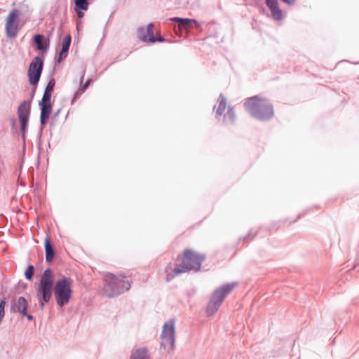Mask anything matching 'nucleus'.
Wrapping results in <instances>:
<instances>
[{
    "mask_svg": "<svg viewBox=\"0 0 359 359\" xmlns=\"http://www.w3.org/2000/svg\"><path fill=\"white\" fill-rule=\"evenodd\" d=\"M73 280L70 278L63 277L58 280L54 287L55 297L60 307L67 304L72 297Z\"/></svg>",
    "mask_w": 359,
    "mask_h": 359,
    "instance_id": "39448f33",
    "label": "nucleus"
},
{
    "mask_svg": "<svg viewBox=\"0 0 359 359\" xmlns=\"http://www.w3.org/2000/svg\"><path fill=\"white\" fill-rule=\"evenodd\" d=\"M52 93L44 91L42 100L40 102V104H51L50 98H51Z\"/></svg>",
    "mask_w": 359,
    "mask_h": 359,
    "instance_id": "4be33fe9",
    "label": "nucleus"
},
{
    "mask_svg": "<svg viewBox=\"0 0 359 359\" xmlns=\"http://www.w3.org/2000/svg\"><path fill=\"white\" fill-rule=\"evenodd\" d=\"M21 13L18 9H13L6 19V33L8 37H15L21 28L20 17Z\"/></svg>",
    "mask_w": 359,
    "mask_h": 359,
    "instance_id": "6e6552de",
    "label": "nucleus"
},
{
    "mask_svg": "<svg viewBox=\"0 0 359 359\" xmlns=\"http://www.w3.org/2000/svg\"><path fill=\"white\" fill-rule=\"evenodd\" d=\"M147 34H140V39L144 42L154 43L156 41V37L154 36L153 24L148 25L147 27Z\"/></svg>",
    "mask_w": 359,
    "mask_h": 359,
    "instance_id": "2eb2a0df",
    "label": "nucleus"
},
{
    "mask_svg": "<svg viewBox=\"0 0 359 359\" xmlns=\"http://www.w3.org/2000/svg\"><path fill=\"white\" fill-rule=\"evenodd\" d=\"M174 20L179 22L178 27L180 30L187 29L191 22V20L186 18H175Z\"/></svg>",
    "mask_w": 359,
    "mask_h": 359,
    "instance_id": "6ab92c4d",
    "label": "nucleus"
},
{
    "mask_svg": "<svg viewBox=\"0 0 359 359\" xmlns=\"http://www.w3.org/2000/svg\"><path fill=\"white\" fill-rule=\"evenodd\" d=\"M75 6L78 8L86 11L88 8V2L87 0H75Z\"/></svg>",
    "mask_w": 359,
    "mask_h": 359,
    "instance_id": "412c9836",
    "label": "nucleus"
},
{
    "mask_svg": "<svg viewBox=\"0 0 359 359\" xmlns=\"http://www.w3.org/2000/svg\"><path fill=\"white\" fill-rule=\"evenodd\" d=\"M72 38L70 35H67L62 41V50L63 52H68L70 44H71Z\"/></svg>",
    "mask_w": 359,
    "mask_h": 359,
    "instance_id": "aec40b11",
    "label": "nucleus"
},
{
    "mask_svg": "<svg viewBox=\"0 0 359 359\" xmlns=\"http://www.w3.org/2000/svg\"><path fill=\"white\" fill-rule=\"evenodd\" d=\"M41 106V123L42 126L46 124L47 121L52 111L51 104H39Z\"/></svg>",
    "mask_w": 359,
    "mask_h": 359,
    "instance_id": "4468645a",
    "label": "nucleus"
},
{
    "mask_svg": "<svg viewBox=\"0 0 359 359\" xmlns=\"http://www.w3.org/2000/svg\"><path fill=\"white\" fill-rule=\"evenodd\" d=\"M175 332V323L173 320L166 322L163 325L161 334V346L168 352H170L174 348Z\"/></svg>",
    "mask_w": 359,
    "mask_h": 359,
    "instance_id": "0eeeda50",
    "label": "nucleus"
},
{
    "mask_svg": "<svg viewBox=\"0 0 359 359\" xmlns=\"http://www.w3.org/2000/svg\"><path fill=\"white\" fill-rule=\"evenodd\" d=\"M6 306V302L4 300H1L0 302V322L4 316V309Z\"/></svg>",
    "mask_w": 359,
    "mask_h": 359,
    "instance_id": "a878e982",
    "label": "nucleus"
},
{
    "mask_svg": "<svg viewBox=\"0 0 359 359\" xmlns=\"http://www.w3.org/2000/svg\"><path fill=\"white\" fill-rule=\"evenodd\" d=\"M25 316L27 317V318H28L29 320H32V319H33V317H32V316H31V315H28V314H27V313H26V315H25Z\"/></svg>",
    "mask_w": 359,
    "mask_h": 359,
    "instance_id": "7c9ffc66",
    "label": "nucleus"
},
{
    "mask_svg": "<svg viewBox=\"0 0 359 359\" xmlns=\"http://www.w3.org/2000/svg\"><path fill=\"white\" fill-rule=\"evenodd\" d=\"M76 13L79 18H82L84 15V13L82 11H77Z\"/></svg>",
    "mask_w": 359,
    "mask_h": 359,
    "instance_id": "c85d7f7f",
    "label": "nucleus"
},
{
    "mask_svg": "<svg viewBox=\"0 0 359 359\" xmlns=\"http://www.w3.org/2000/svg\"><path fill=\"white\" fill-rule=\"evenodd\" d=\"M236 285V284L234 283L225 284L214 292L206 309L208 316H212L218 311L224 299L233 290Z\"/></svg>",
    "mask_w": 359,
    "mask_h": 359,
    "instance_id": "423d86ee",
    "label": "nucleus"
},
{
    "mask_svg": "<svg viewBox=\"0 0 359 359\" xmlns=\"http://www.w3.org/2000/svg\"><path fill=\"white\" fill-rule=\"evenodd\" d=\"M248 109L254 118L262 121H269L274 115L272 104L259 95L248 98Z\"/></svg>",
    "mask_w": 359,
    "mask_h": 359,
    "instance_id": "f03ea898",
    "label": "nucleus"
},
{
    "mask_svg": "<svg viewBox=\"0 0 359 359\" xmlns=\"http://www.w3.org/2000/svg\"><path fill=\"white\" fill-rule=\"evenodd\" d=\"M83 76L81 77V86H80L78 93H83L84 90L88 87V86L90 85V83L91 82V79H88L85 83L83 84Z\"/></svg>",
    "mask_w": 359,
    "mask_h": 359,
    "instance_id": "5701e85b",
    "label": "nucleus"
},
{
    "mask_svg": "<svg viewBox=\"0 0 359 359\" xmlns=\"http://www.w3.org/2000/svg\"><path fill=\"white\" fill-rule=\"evenodd\" d=\"M280 1L289 6H292L295 5V4H296V0H280Z\"/></svg>",
    "mask_w": 359,
    "mask_h": 359,
    "instance_id": "bb28decb",
    "label": "nucleus"
},
{
    "mask_svg": "<svg viewBox=\"0 0 359 359\" xmlns=\"http://www.w3.org/2000/svg\"><path fill=\"white\" fill-rule=\"evenodd\" d=\"M28 306V303L24 297H19L15 303H13L11 306V311L15 313H20L22 315H26V311Z\"/></svg>",
    "mask_w": 359,
    "mask_h": 359,
    "instance_id": "ddd939ff",
    "label": "nucleus"
},
{
    "mask_svg": "<svg viewBox=\"0 0 359 359\" xmlns=\"http://www.w3.org/2000/svg\"><path fill=\"white\" fill-rule=\"evenodd\" d=\"M55 82L54 79H50L46 87L45 91L52 93Z\"/></svg>",
    "mask_w": 359,
    "mask_h": 359,
    "instance_id": "393cba45",
    "label": "nucleus"
},
{
    "mask_svg": "<svg viewBox=\"0 0 359 359\" xmlns=\"http://www.w3.org/2000/svg\"><path fill=\"white\" fill-rule=\"evenodd\" d=\"M156 41H160V42H162V41H164V38L161 37V36H159L158 38H156Z\"/></svg>",
    "mask_w": 359,
    "mask_h": 359,
    "instance_id": "c756f323",
    "label": "nucleus"
},
{
    "mask_svg": "<svg viewBox=\"0 0 359 359\" xmlns=\"http://www.w3.org/2000/svg\"><path fill=\"white\" fill-rule=\"evenodd\" d=\"M266 4L271 11L272 18L276 20L280 21L283 19V11L279 7L278 0H265Z\"/></svg>",
    "mask_w": 359,
    "mask_h": 359,
    "instance_id": "f8f14e48",
    "label": "nucleus"
},
{
    "mask_svg": "<svg viewBox=\"0 0 359 359\" xmlns=\"http://www.w3.org/2000/svg\"><path fill=\"white\" fill-rule=\"evenodd\" d=\"M67 53L68 52H63V50H61L59 55V59L62 60L63 58H65L67 56Z\"/></svg>",
    "mask_w": 359,
    "mask_h": 359,
    "instance_id": "cd10ccee",
    "label": "nucleus"
},
{
    "mask_svg": "<svg viewBox=\"0 0 359 359\" xmlns=\"http://www.w3.org/2000/svg\"><path fill=\"white\" fill-rule=\"evenodd\" d=\"M30 103L23 101L18 108V116L21 123V130L25 134L30 114Z\"/></svg>",
    "mask_w": 359,
    "mask_h": 359,
    "instance_id": "9d476101",
    "label": "nucleus"
},
{
    "mask_svg": "<svg viewBox=\"0 0 359 359\" xmlns=\"http://www.w3.org/2000/svg\"><path fill=\"white\" fill-rule=\"evenodd\" d=\"M216 109V117L217 118H219L223 114H224V121H227L229 119V121L232 120L233 118V111L232 109L229 108L227 109L226 114H224L226 109V99L220 96L218 99V106L215 108Z\"/></svg>",
    "mask_w": 359,
    "mask_h": 359,
    "instance_id": "9b49d317",
    "label": "nucleus"
},
{
    "mask_svg": "<svg viewBox=\"0 0 359 359\" xmlns=\"http://www.w3.org/2000/svg\"><path fill=\"white\" fill-rule=\"evenodd\" d=\"M53 287V272L50 269L45 270L41 277L39 285L35 286L36 297L40 306L43 309L45 304L48 302L52 295Z\"/></svg>",
    "mask_w": 359,
    "mask_h": 359,
    "instance_id": "20e7f679",
    "label": "nucleus"
},
{
    "mask_svg": "<svg viewBox=\"0 0 359 359\" xmlns=\"http://www.w3.org/2000/svg\"><path fill=\"white\" fill-rule=\"evenodd\" d=\"M46 259L51 262L54 258V250L48 238L45 240Z\"/></svg>",
    "mask_w": 359,
    "mask_h": 359,
    "instance_id": "f3484780",
    "label": "nucleus"
},
{
    "mask_svg": "<svg viewBox=\"0 0 359 359\" xmlns=\"http://www.w3.org/2000/svg\"><path fill=\"white\" fill-rule=\"evenodd\" d=\"M130 359H149V355L145 348H140L131 354Z\"/></svg>",
    "mask_w": 359,
    "mask_h": 359,
    "instance_id": "dca6fc26",
    "label": "nucleus"
},
{
    "mask_svg": "<svg viewBox=\"0 0 359 359\" xmlns=\"http://www.w3.org/2000/svg\"><path fill=\"white\" fill-rule=\"evenodd\" d=\"M43 60L39 57H34L29 64L28 76L32 85H36L40 79L43 69Z\"/></svg>",
    "mask_w": 359,
    "mask_h": 359,
    "instance_id": "1a4fd4ad",
    "label": "nucleus"
},
{
    "mask_svg": "<svg viewBox=\"0 0 359 359\" xmlns=\"http://www.w3.org/2000/svg\"><path fill=\"white\" fill-rule=\"evenodd\" d=\"M106 281L104 293L109 297L128 291L130 287V280L123 274H109L106 277Z\"/></svg>",
    "mask_w": 359,
    "mask_h": 359,
    "instance_id": "7ed1b4c3",
    "label": "nucleus"
},
{
    "mask_svg": "<svg viewBox=\"0 0 359 359\" xmlns=\"http://www.w3.org/2000/svg\"><path fill=\"white\" fill-rule=\"evenodd\" d=\"M34 275V267L32 265H29L27 266L25 271V277L28 280H31Z\"/></svg>",
    "mask_w": 359,
    "mask_h": 359,
    "instance_id": "b1692460",
    "label": "nucleus"
},
{
    "mask_svg": "<svg viewBox=\"0 0 359 359\" xmlns=\"http://www.w3.org/2000/svg\"><path fill=\"white\" fill-rule=\"evenodd\" d=\"M205 255L191 249H185L176 258L175 264L170 262L164 269L165 280L170 281L176 276L191 270H200Z\"/></svg>",
    "mask_w": 359,
    "mask_h": 359,
    "instance_id": "f257e3e1",
    "label": "nucleus"
},
{
    "mask_svg": "<svg viewBox=\"0 0 359 359\" xmlns=\"http://www.w3.org/2000/svg\"><path fill=\"white\" fill-rule=\"evenodd\" d=\"M43 36L41 34H36L34 37V43L36 44L37 49L39 50H44L47 49L48 43H43Z\"/></svg>",
    "mask_w": 359,
    "mask_h": 359,
    "instance_id": "a211bd4d",
    "label": "nucleus"
}]
</instances>
